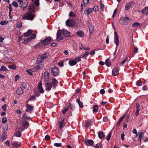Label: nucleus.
<instances>
[{
	"instance_id": "obj_32",
	"label": "nucleus",
	"mask_w": 148,
	"mask_h": 148,
	"mask_svg": "<svg viewBox=\"0 0 148 148\" xmlns=\"http://www.w3.org/2000/svg\"><path fill=\"white\" fill-rule=\"evenodd\" d=\"M91 121H86L85 124V126L86 127H88L91 124Z\"/></svg>"
},
{
	"instance_id": "obj_57",
	"label": "nucleus",
	"mask_w": 148,
	"mask_h": 148,
	"mask_svg": "<svg viewBox=\"0 0 148 148\" xmlns=\"http://www.w3.org/2000/svg\"><path fill=\"white\" fill-rule=\"evenodd\" d=\"M39 0H36L34 2V4L37 6H38L39 5Z\"/></svg>"
},
{
	"instance_id": "obj_37",
	"label": "nucleus",
	"mask_w": 148,
	"mask_h": 148,
	"mask_svg": "<svg viewBox=\"0 0 148 148\" xmlns=\"http://www.w3.org/2000/svg\"><path fill=\"white\" fill-rule=\"evenodd\" d=\"M69 109V106H67L65 107L62 111V113L64 114Z\"/></svg>"
},
{
	"instance_id": "obj_35",
	"label": "nucleus",
	"mask_w": 148,
	"mask_h": 148,
	"mask_svg": "<svg viewBox=\"0 0 148 148\" xmlns=\"http://www.w3.org/2000/svg\"><path fill=\"white\" fill-rule=\"evenodd\" d=\"M89 53L88 52H86L84 53L82 56V58H86L88 55Z\"/></svg>"
},
{
	"instance_id": "obj_5",
	"label": "nucleus",
	"mask_w": 148,
	"mask_h": 148,
	"mask_svg": "<svg viewBox=\"0 0 148 148\" xmlns=\"http://www.w3.org/2000/svg\"><path fill=\"white\" fill-rule=\"evenodd\" d=\"M51 40V38L48 37L45 38L44 40H41V42L42 45H47L49 44Z\"/></svg>"
},
{
	"instance_id": "obj_40",
	"label": "nucleus",
	"mask_w": 148,
	"mask_h": 148,
	"mask_svg": "<svg viewBox=\"0 0 148 148\" xmlns=\"http://www.w3.org/2000/svg\"><path fill=\"white\" fill-rule=\"evenodd\" d=\"M136 84L138 86H141L142 85V82L140 80H138L136 82Z\"/></svg>"
},
{
	"instance_id": "obj_26",
	"label": "nucleus",
	"mask_w": 148,
	"mask_h": 148,
	"mask_svg": "<svg viewBox=\"0 0 148 148\" xmlns=\"http://www.w3.org/2000/svg\"><path fill=\"white\" fill-rule=\"evenodd\" d=\"M142 14H148V7H146L144 8L142 10Z\"/></svg>"
},
{
	"instance_id": "obj_61",
	"label": "nucleus",
	"mask_w": 148,
	"mask_h": 148,
	"mask_svg": "<svg viewBox=\"0 0 148 148\" xmlns=\"http://www.w3.org/2000/svg\"><path fill=\"white\" fill-rule=\"evenodd\" d=\"M95 148H101V145L99 143H98L96 145Z\"/></svg>"
},
{
	"instance_id": "obj_48",
	"label": "nucleus",
	"mask_w": 148,
	"mask_h": 148,
	"mask_svg": "<svg viewBox=\"0 0 148 148\" xmlns=\"http://www.w3.org/2000/svg\"><path fill=\"white\" fill-rule=\"evenodd\" d=\"M117 11V10L116 9L114 11V13L112 15V17L113 18L115 17Z\"/></svg>"
},
{
	"instance_id": "obj_6",
	"label": "nucleus",
	"mask_w": 148,
	"mask_h": 148,
	"mask_svg": "<svg viewBox=\"0 0 148 148\" xmlns=\"http://www.w3.org/2000/svg\"><path fill=\"white\" fill-rule=\"evenodd\" d=\"M36 35L34 34H32L28 38H25L24 39V42L25 43H28L31 40L34 39L36 37Z\"/></svg>"
},
{
	"instance_id": "obj_30",
	"label": "nucleus",
	"mask_w": 148,
	"mask_h": 148,
	"mask_svg": "<svg viewBox=\"0 0 148 148\" xmlns=\"http://www.w3.org/2000/svg\"><path fill=\"white\" fill-rule=\"evenodd\" d=\"M42 60L40 57H39L37 59L36 62L37 64L42 63L43 62Z\"/></svg>"
},
{
	"instance_id": "obj_49",
	"label": "nucleus",
	"mask_w": 148,
	"mask_h": 148,
	"mask_svg": "<svg viewBox=\"0 0 148 148\" xmlns=\"http://www.w3.org/2000/svg\"><path fill=\"white\" fill-rule=\"evenodd\" d=\"M139 25V23L136 22V23H135L133 24L132 25V26L133 27H136L138 26Z\"/></svg>"
},
{
	"instance_id": "obj_44",
	"label": "nucleus",
	"mask_w": 148,
	"mask_h": 148,
	"mask_svg": "<svg viewBox=\"0 0 148 148\" xmlns=\"http://www.w3.org/2000/svg\"><path fill=\"white\" fill-rule=\"evenodd\" d=\"M7 121V119L5 117H3L2 119V123H5Z\"/></svg>"
},
{
	"instance_id": "obj_11",
	"label": "nucleus",
	"mask_w": 148,
	"mask_h": 148,
	"mask_svg": "<svg viewBox=\"0 0 148 148\" xmlns=\"http://www.w3.org/2000/svg\"><path fill=\"white\" fill-rule=\"evenodd\" d=\"M38 90L41 93H43L44 92V90L42 87L41 82H40L38 84Z\"/></svg>"
},
{
	"instance_id": "obj_23",
	"label": "nucleus",
	"mask_w": 148,
	"mask_h": 148,
	"mask_svg": "<svg viewBox=\"0 0 148 148\" xmlns=\"http://www.w3.org/2000/svg\"><path fill=\"white\" fill-rule=\"evenodd\" d=\"M43 67L42 64H39L36 66L34 69H35V71H37L39 69H42Z\"/></svg>"
},
{
	"instance_id": "obj_46",
	"label": "nucleus",
	"mask_w": 148,
	"mask_h": 148,
	"mask_svg": "<svg viewBox=\"0 0 148 148\" xmlns=\"http://www.w3.org/2000/svg\"><path fill=\"white\" fill-rule=\"evenodd\" d=\"M47 53H44L41 56V58L42 60L44 59L45 58H46L47 57Z\"/></svg>"
},
{
	"instance_id": "obj_19",
	"label": "nucleus",
	"mask_w": 148,
	"mask_h": 148,
	"mask_svg": "<svg viewBox=\"0 0 148 148\" xmlns=\"http://www.w3.org/2000/svg\"><path fill=\"white\" fill-rule=\"evenodd\" d=\"M119 73V71L116 68H114L112 70V75L114 76H116Z\"/></svg>"
},
{
	"instance_id": "obj_58",
	"label": "nucleus",
	"mask_w": 148,
	"mask_h": 148,
	"mask_svg": "<svg viewBox=\"0 0 148 148\" xmlns=\"http://www.w3.org/2000/svg\"><path fill=\"white\" fill-rule=\"evenodd\" d=\"M6 105L5 104L4 105L2 106V109L4 111H6Z\"/></svg>"
},
{
	"instance_id": "obj_47",
	"label": "nucleus",
	"mask_w": 148,
	"mask_h": 148,
	"mask_svg": "<svg viewBox=\"0 0 148 148\" xmlns=\"http://www.w3.org/2000/svg\"><path fill=\"white\" fill-rule=\"evenodd\" d=\"M8 23V22H6L5 21H2L0 22V24L1 25H4Z\"/></svg>"
},
{
	"instance_id": "obj_60",
	"label": "nucleus",
	"mask_w": 148,
	"mask_h": 148,
	"mask_svg": "<svg viewBox=\"0 0 148 148\" xmlns=\"http://www.w3.org/2000/svg\"><path fill=\"white\" fill-rule=\"evenodd\" d=\"M126 114H125L123 116L120 117V119L119 120V121H121V122L123 120V119L126 116Z\"/></svg>"
},
{
	"instance_id": "obj_41",
	"label": "nucleus",
	"mask_w": 148,
	"mask_h": 148,
	"mask_svg": "<svg viewBox=\"0 0 148 148\" xmlns=\"http://www.w3.org/2000/svg\"><path fill=\"white\" fill-rule=\"evenodd\" d=\"M98 109V106L97 105H95L94 106L93 108V112H97Z\"/></svg>"
},
{
	"instance_id": "obj_59",
	"label": "nucleus",
	"mask_w": 148,
	"mask_h": 148,
	"mask_svg": "<svg viewBox=\"0 0 148 148\" xmlns=\"http://www.w3.org/2000/svg\"><path fill=\"white\" fill-rule=\"evenodd\" d=\"M63 122L64 120H62L61 122L60 123V129H61L63 125Z\"/></svg>"
},
{
	"instance_id": "obj_29",
	"label": "nucleus",
	"mask_w": 148,
	"mask_h": 148,
	"mask_svg": "<svg viewBox=\"0 0 148 148\" xmlns=\"http://www.w3.org/2000/svg\"><path fill=\"white\" fill-rule=\"evenodd\" d=\"M12 146L14 148H17L18 147L19 144L17 142L14 141L12 143Z\"/></svg>"
},
{
	"instance_id": "obj_31",
	"label": "nucleus",
	"mask_w": 148,
	"mask_h": 148,
	"mask_svg": "<svg viewBox=\"0 0 148 148\" xmlns=\"http://www.w3.org/2000/svg\"><path fill=\"white\" fill-rule=\"evenodd\" d=\"M144 136V133L143 132H141L140 133V134H139V140L140 141V142H141V140L143 139V136Z\"/></svg>"
},
{
	"instance_id": "obj_51",
	"label": "nucleus",
	"mask_w": 148,
	"mask_h": 148,
	"mask_svg": "<svg viewBox=\"0 0 148 148\" xmlns=\"http://www.w3.org/2000/svg\"><path fill=\"white\" fill-rule=\"evenodd\" d=\"M12 5L15 7H17L18 6V4L17 2H13L12 3Z\"/></svg>"
},
{
	"instance_id": "obj_12",
	"label": "nucleus",
	"mask_w": 148,
	"mask_h": 148,
	"mask_svg": "<svg viewBox=\"0 0 148 148\" xmlns=\"http://www.w3.org/2000/svg\"><path fill=\"white\" fill-rule=\"evenodd\" d=\"M84 143L86 144V145L89 146H92L93 144V141L92 140H85Z\"/></svg>"
},
{
	"instance_id": "obj_39",
	"label": "nucleus",
	"mask_w": 148,
	"mask_h": 148,
	"mask_svg": "<svg viewBox=\"0 0 148 148\" xmlns=\"http://www.w3.org/2000/svg\"><path fill=\"white\" fill-rule=\"evenodd\" d=\"M89 0H83V3L84 4V7H86L87 4L89 3Z\"/></svg>"
},
{
	"instance_id": "obj_34",
	"label": "nucleus",
	"mask_w": 148,
	"mask_h": 148,
	"mask_svg": "<svg viewBox=\"0 0 148 148\" xmlns=\"http://www.w3.org/2000/svg\"><path fill=\"white\" fill-rule=\"evenodd\" d=\"M0 71H8V69L5 66L3 65L1 66V68L0 69Z\"/></svg>"
},
{
	"instance_id": "obj_2",
	"label": "nucleus",
	"mask_w": 148,
	"mask_h": 148,
	"mask_svg": "<svg viewBox=\"0 0 148 148\" xmlns=\"http://www.w3.org/2000/svg\"><path fill=\"white\" fill-rule=\"evenodd\" d=\"M58 84V82L57 80L56 79H52L51 82H47L45 84V88L47 91H49L52 87L55 88Z\"/></svg>"
},
{
	"instance_id": "obj_54",
	"label": "nucleus",
	"mask_w": 148,
	"mask_h": 148,
	"mask_svg": "<svg viewBox=\"0 0 148 148\" xmlns=\"http://www.w3.org/2000/svg\"><path fill=\"white\" fill-rule=\"evenodd\" d=\"M54 145V146L57 147H60L61 146V144L60 143H55Z\"/></svg>"
},
{
	"instance_id": "obj_62",
	"label": "nucleus",
	"mask_w": 148,
	"mask_h": 148,
	"mask_svg": "<svg viewBox=\"0 0 148 148\" xmlns=\"http://www.w3.org/2000/svg\"><path fill=\"white\" fill-rule=\"evenodd\" d=\"M22 24L21 23H18L17 25V27L18 28H21L22 27Z\"/></svg>"
},
{
	"instance_id": "obj_7",
	"label": "nucleus",
	"mask_w": 148,
	"mask_h": 148,
	"mask_svg": "<svg viewBox=\"0 0 148 148\" xmlns=\"http://www.w3.org/2000/svg\"><path fill=\"white\" fill-rule=\"evenodd\" d=\"M62 31L61 30H58L57 34V40L59 41L63 39V34L62 33Z\"/></svg>"
},
{
	"instance_id": "obj_55",
	"label": "nucleus",
	"mask_w": 148,
	"mask_h": 148,
	"mask_svg": "<svg viewBox=\"0 0 148 148\" xmlns=\"http://www.w3.org/2000/svg\"><path fill=\"white\" fill-rule=\"evenodd\" d=\"M111 133H109V134L108 135L106 138L107 140H109L110 139L111 136Z\"/></svg>"
},
{
	"instance_id": "obj_16",
	"label": "nucleus",
	"mask_w": 148,
	"mask_h": 148,
	"mask_svg": "<svg viewBox=\"0 0 148 148\" xmlns=\"http://www.w3.org/2000/svg\"><path fill=\"white\" fill-rule=\"evenodd\" d=\"M140 105L138 103H137L136 106V110L135 113V115L136 116L139 114V112L140 110Z\"/></svg>"
},
{
	"instance_id": "obj_25",
	"label": "nucleus",
	"mask_w": 148,
	"mask_h": 148,
	"mask_svg": "<svg viewBox=\"0 0 148 148\" xmlns=\"http://www.w3.org/2000/svg\"><path fill=\"white\" fill-rule=\"evenodd\" d=\"M76 34L81 37H83L84 35V32L81 31H79L77 32L76 33Z\"/></svg>"
},
{
	"instance_id": "obj_9",
	"label": "nucleus",
	"mask_w": 148,
	"mask_h": 148,
	"mask_svg": "<svg viewBox=\"0 0 148 148\" xmlns=\"http://www.w3.org/2000/svg\"><path fill=\"white\" fill-rule=\"evenodd\" d=\"M66 24L69 27H73L75 25V23L72 20L68 19L66 21Z\"/></svg>"
},
{
	"instance_id": "obj_38",
	"label": "nucleus",
	"mask_w": 148,
	"mask_h": 148,
	"mask_svg": "<svg viewBox=\"0 0 148 148\" xmlns=\"http://www.w3.org/2000/svg\"><path fill=\"white\" fill-rule=\"evenodd\" d=\"M105 63L106 66H110L111 64L109 60V59H107L105 61Z\"/></svg>"
},
{
	"instance_id": "obj_45",
	"label": "nucleus",
	"mask_w": 148,
	"mask_h": 148,
	"mask_svg": "<svg viewBox=\"0 0 148 148\" xmlns=\"http://www.w3.org/2000/svg\"><path fill=\"white\" fill-rule=\"evenodd\" d=\"M36 97L35 95L32 96L30 97L29 100V101H34L35 99V97Z\"/></svg>"
},
{
	"instance_id": "obj_64",
	"label": "nucleus",
	"mask_w": 148,
	"mask_h": 148,
	"mask_svg": "<svg viewBox=\"0 0 148 148\" xmlns=\"http://www.w3.org/2000/svg\"><path fill=\"white\" fill-rule=\"evenodd\" d=\"M75 60H76L77 61L79 62L81 60V58L79 57H77L75 58Z\"/></svg>"
},
{
	"instance_id": "obj_36",
	"label": "nucleus",
	"mask_w": 148,
	"mask_h": 148,
	"mask_svg": "<svg viewBox=\"0 0 148 148\" xmlns=\"http://www.w3.org/2000/svg\"><path fill=\"white\" fill-rule=\"evenodd\" d=\"M69 15L70 17H75L76 16V14L73 12H70L69 14Z\"/></svg>"
},
{
	"instance_id": "obj_15",
	"label": "nucleus",
	"mask_w": 148,
	"mask_h": 148,
	"mask_svg": "<svg viewBox=\"0 0 148 148\" xmlns=\"http://www.w3.org/2000/svg\"><path fill=\"white\" fill-rule=\"evenodd\" d=\"M49 77V72L46 71L44 73V79L45 81H47Z\"/></svg>"
},
{
	"instance_id": "obj_21",
	"label": "nucleus",
	"mask_w": 148,
	"mask_h": 148,
	"mask_svg": "<svg viewBox=\"0 0 148 148\" xmlns=\"http://www.w3.org/2000/svg\"><path fill=\"white\" fill-rule=\"evenodd\" d=\"M69 64L71 66H72L73 65H75L77 63V61L75 60H70L69 62Z\"/></svg>"
},
{
	"instance_id": "obj_53",
	"label": "nucleus",
	"mask_w": 148,
	"mask_h": 148,
	"mask_svg": "<svg viewBox=\"0 0 148 148\" xmlns=\"http://www.w3.org/2000/svg\"><path fill=\"white\" fill-rule=\"evenodd\" d=\"M26 72L27 73H28L29 75H32V71L31 70V69L27 70L26 71Z\"/></svg>"
},
{
	"instance_id": "obj_63",
	"label": "nucleus",
	"mask_w": 148,
	"mask_h": 148,
	"mask_svg": "<svg viewBox=\"0 0 148 148\" xmlns=\"http://www.w3.org/2000/svg\"><path fill=\"white\" fill-rule=\"evenodd\" d=\"M100 7L102 11H103L104 9V5L102 3H101Z\"/></svg>"
},
{
	"instance_id": "obj_8",
	"label": "nucleus",
	"mask_w": 148,
	"mask_h": 148,
	"mask_svg": "<svg viewBox=\"0 0 148 148\" xmlns=\"http://www.w3.org/2000/svg\"><path fill=\"white\" fill-rule=\"evenodd\" d=\"M51 71L53 76H56L58 75L59 69L57 67L55 66L52 68L51 69Z\"/></svg>"
},
{
	"instance_id": "obj_4",
	"label": "nucleus",
	"mask_w": 148,
	"mask_h": 148,
	"mask_svg": "<svg viewBox=\"0 0 148 148\" xmlns=\"http://www.w3.org/2000/svg\"><path fill=\"white\" fill-rule=\"evenodd\" d=\"M114 42L116 45V50L114 53V56L116 53V50L117 49V47L119 45V39L117 33L116 31L114 32Z\"/></svg>"
},
{
	"instance_id": "obj_52",
	"label": "nucleus",
	"mask_w": 148,
	"mask_h": 148,
	"mask_svg": "<svg viewBox=\"0 0 148 148\" xmlns=\"http://www.w3.org/2000/svg\"><path fill=\"white\" fill-rule=\"evenodd\" d=\"M8 128V125H5L3 127V130L5 131H6L7 130Z\"/></svg>"
},
{
	"instance_id": "obj_20",
	"label": "nucleus",
	"mask_w": 148,
	"mask_h": 148,
	"mask_svg": "<svg viewBox=\"0 0 148 148\" xmlns=\"http://www.w3.org/2000/svg\"><path fill=\"white\" fill-rule=\"evenodd\" d=\"M7 136L6 134H5L4 132H3L0 138V141L1 142L3 141L6 138Z\"/></svg>"
},
{
	"instance_id": "obj_18",
	"label": "nucleus",
	"mask_w": 148,
	"mask_h": 148,
	"mask_svg": "<svg viewBox=\"0 0 148 148\" xmlns=\"http://www.w3.org/2000/svg\"><path fill=\"white\" fill-rule=\"evenodd\" d=\"M23 92V90L21 87H19L16 90V93L18 95L22 94Z\"/></svg>"
},
{
	"instance_id": "obj_43",
	"label": "nucleus",
	"mask_w": 148,
	"mask_h": 148,
	"mask_svg": "<svg viewBox=\"0 0 148 148\" xmlns=\"http://www.w3.org/2000/svg\"><path fill=\"white\" fill-rule=\"evenodd\" d=\"M26 113H24L23 114V116L22 117V118L24 119H29L30 118L29 117L26 116L25 115Z\"/></svg>"
},
{
	"instance_id": "obj_50",
	"label": "nucleus",
	"mask_w": 148,
	"mask_h": 148,
	"mask_svg": "<svg viewBox=\"0 0 148 148\" xmlns=\"http://www.w3.org/2000/svg\"><path fill=\"white\" fill-rule=\"evenodd\" d=\"M8 67L11 69H16V67L14 66H12L11 65H9L8 66Z\"/></svg>"
},
{
	"instance_id": "obj_24",
	"label": "nucleus",
	"mask_w": 148,
	"mask_h": 148,
	"mask_svg": "<svg viewBox=\"0 0 148 148\" xmlns=\"http://www.w3.org/2000/svg\"><path fill=\"white\" fill-rule=\"evenodd\" d=\"M22 87L24 88L28 89L29 86L27 85V83L24 82L22 83Z\"/></svg>"
},
{
	"instance_id": "obj_1",
	"label": "nucleus",
	"mask_w": 148,
	"mask_h": 148,
	"mask_svg": "<svg viewBox=\"0 0 148 148\" xmlns=\"http://www.w3.org/2000/svg\"><path fill=\"white\" fill-rule=\"evenodd\" d=\"M34 6L33 5H29V12H27L24 14L22 17L23 20H28L32 21L35 16V15L32 12L34 10Z\"/></svg>"
},
{
	"instance_id": "obj_27",
	"label": "nucleus",
	"mask_w": 148,
	"mask_h": 148,
	"mask_svg": "<svg viewBox=\"0 0 148 148\" xmlns=\"http://www.w3.org/2000/svg\"><path fill=\"white\" fill-rule=\"evenodd\" d=\"M98 136L101 139L104 137L105 135L102 132H100L98 133Z\"/></svg>"
},
{
	"instance_id": "obj_14",
	"label": "nucleus",
	"mask_w": 148,
	"mask_h": 148,
	"mask_svg": "<svg viewBox=\"0 0 148 148\" xmlns=\"http://www.w3.org/2000/svg\"><path fill=\"white\" fill-rule=\"evenodd\" d=\"M26 107L27 109L26 110V111L31 113L33 110V107L31 106L28 104H27L26 106Z\"/></svg>"
},
{
	"instance_id": "obj_56",
	"label": "nucleus",
	"mask_w": 148,
	"mask_h": 148,
	"mask_svg": "<svg viewBox=\"0 0 148 148\" xmlns=\"http://www.w3.org/2000/svg\"><path fill=\"white\" fill-rule=\"evenodd\" d=\"M98 10V7L97 6H95L93 8V10L95 12L97 11Z\"/></svg>"
},
{
	"instance_id": "obj_33",
	"label": "nucleus",
	"mask_w": 148,
	"mask_h": 148,
	"mask_svg": "<svg viewBox=\"0 0 148 148\" xmlns=\"http://www.w3.org/2000/svg\"><path fill=\"white\" fill-rule=\"evenodd\" d=\"M21 133L20 131H17L15 133V136L18 137H20L21 136Z\"/></svg>"
},
{
	"instance_id": "obj_22",
	"label": "nucleus",
	"mask_w": 148,
	"mask_h": 148,
	"mask_svg": "<svg viewBox=\"0 0 148 148\" xmlns=\"http://www.w3.org/2000/svg\"><path fill=\"white\" fill-rule=\"evenodd\" d=\"M32 32V30H28L25 33L23 34V36L24 37L27 36L31 34Z\"/></svg>"
},
{
	"instance_id": "obj_3",
	"label": "nucleus",
	"mask_w": 148,
	"mask_h": 148,
	"mask_svg": "<svg viewBox=\"0 0 148 148\" xmlns=\"http://www.w3.org/2000/svg\"><path fill=\"white\" fill-rule=\"evenodd\" d=\"M28 125V122L27 121L24 120L21 122L18 129L22 131H23L27 128Z\"/></svg>"
},
{
	"instance_id": "obj_17",
	"label": "nucleus",
	"mask_w": 148,
	"mask_h": 148,
	"mask_svg": "<svg viewBox=\"0 0 148 148\" xmlns=\"http://www.w3.org/2000/svg\"><path fill=\"white\" fill-rule=\"evenodd\" d=\"M62 31V33L63 35L66 36H69L70 35V32L65 29H64Z\"/></svg>"
},
{
	"instance_id": "obj_42",
	"label": "nucleus",
	"mask_w": 148,
	"mask_h": 148,
	"mask_svg": "<svg viewBox=\"0 0 148 148\" xmlns=\"http://www.w3.org/2000/svg\"><path fill=\"white\" fill-rule=\"evenodd\" d=\"M86 12H87L88 14H90L92 11V8H88L86 10Z\"/></svg>"
},
{
	"instance_id": "obj_10",
	"label": "nucleus",
	"mask_w": 148,
	"mask_h": 148,
	"mask_svg": "<svg viewBox=\"0 0 148 148\" xmlns=\"http://www.w3.org/2000/svg\"><path fill=\"white\" fill-rule=\"evenodd\" d=\"M87 25L89 28L90 32L92 33L94 30L93 26L91 25V22L89 21L87 22Z\"/></svg>"
},
{
	"instance_id": "obj_28",
	"label": "nucleus",
	"mask_w": 148,
	"mask_h": 148,
	"mask_svg": "<svg viewBox=\"0 0 148 148\" xmlns=\"http://www.w3.org/2000/svg\"><path fill=\"white\" fill-rule=\"evenodd\" d=\"M76 101L77 103L78 104L80 108H82L83 107V103L80 101L79 99H77L76 100Z\"/></svg>"
},
{
	"instance_id": "obj_13",
	"label": "nucleus",
	"mask_w": 148,
	"mask_h": 148,
	"mask_svg": "<svg viewBox=\"0 0 148 148\" xmlns=\"http://www.w3.org/2000/svg\"><path fill=\"white\" fill-rule=\"evenodd\" d=\"M134 3V2H130L127 3L125 5V10H128L130 9L132 5Z\"/></svg>"
}]
</instances>
